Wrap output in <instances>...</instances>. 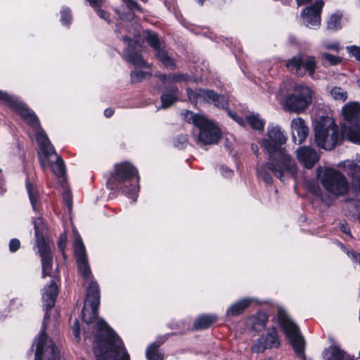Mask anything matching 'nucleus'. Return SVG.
<instances>
[{"instance_id": "nucleus-1", "label": "nucleus", "mask_w": 360, "mask_h": 360, "mask_svg": "<svg viewBox=\"0 0 360 360\" xmlns=\"http://www.w3.org/2000/svg\"><path fill=\"white\" fill-rule=\"evenodd\" d=\"M100 298L99 285L96 281H91L86 289L82 319L88 325L97 320L94 354L97 360H129V354L121 338L103 319L98 318Z\"/></svg>"}, {"instance_id": "nucleus-2", "label": "nucleus", "mask_w": 360, "mask_h": 360, "mask_svg": "<svg viewBox=\"0 0 360 360\" xmlns=\"http://www.w3.org/2000/svg\"><path fill=\"white\" fill-rule=\"evenodd\" d=\"M267 136L262 141V146L268 153L266 167L283 182L288 178L296 179L297 164L285 148L282 147L287 141V136L279 126L269 125Z\"/></svg>"}, {"instance_id": "nucleus-3", "label": "nucleus", "mask_w": 360, "mask_h": 360, "mask_svg": "<svg viewBox=\"0 0 360 360\" xmlns=\"http://www.w3.org/2000/svg\"><path fill=\"white\" fill-rule=\"evenodd\" d=\"M0 101L8 104L13 110L17 112L30 126L36 129L37 141L43 155L49 160L51 155L56 157V161L50 162L53 172L58 178H63L65 175V162L58 156L47 137L44 131L41 128L39 121L33 111L30 110L26 104L20 101L17 97L9 95L0 90Z\"/></svg>"}, {"instance_id": "nucleus-4", "label": "nucleus", "mask_w": 360, "mask_h": 360, "mask_svg": "<svg viewBox=\"0 0 360 360\" xmlns=\"http://www.w3.org/2000/svg\"><path fill=\"white\" fill-rule=\"evenodd\" d=\"M58 294V288L55 280L45 287L42 294L44 314L42 328L37 339L34 340L36 345L35 360H59V351L52 340L48 338L46 333L48 321L50 319L49 310L54 306Z\"/></svg>"}, {"instance_id": "nucleus-5", "label": "nucleus", "mask_w": 360, "mask_h": 360, "mask_svg": "<svg viewBox=\"0 0 360 360\" xmlns=\"http://www.w3.org/2000/svg\"><path fill=\"white\" fill-rule=\"evenodd\" d=\"M138 170L129 162L115 165L114 172L106 182L110 190L121 191L129 198H133L139 191Z\"/></svg>"}, {"instance_id": "nucleus-6", "label": "nucleus", "mask_w": 360, "mask_h": 360, "mask_svg": "<svg viewBox=\"0 0 360 360\" xmlns=\"http://www.w3.org/2000/svg\"><path fill=\"white\" fill-rule=\"evenodd\" d=\"M188 123H192L199 129L196 144L200 148L217 144L221 137V131L217 124L206 117L184 110L181 112Z\"/></svg>"}, {"instance_id": "nucleus-7", "label": "nucleus", "mask_w": 360, "mask_h": 360, "mask_svg": "<svg viewBox=\"0 0 360 360\" xmlns=\"http://www.w3.org/2000/svg\"><path fill=\"white\" fill-rule=\"evenodd\" d=\"M314 138L316 145L326 150L333 149L343 140L338 126L330 117H322L316 123L314 127Z\"/></svg>"}, {"instance_id": "nucleus-8", "label": "nucleus", "mask_w": 360, "mask_h": 360, "mask_svg": "<svg viewBox=\"0 0 360 360\" xmlns=\"http://www.w3.org/2000/svg\"><path fill=\"white\" fill-rule=\"evenodd\" d=\"M319 180L325 191L336 198L345 196L349 192L350 184L345 175L334 168H325L319 175Z\"/></svg>"}, {"instance_id": "nucleus-9", "label": "nucleus", "mask_w": 360, "mask_h": 360, "mask_svg": "<svg viewBox=\"0 0 360 360\" xmlns=\"http://www.w3.org/2000/svg\"><path fill=\"white\" fill-rule=\"evenodd\" d=\"M312 101V90L304 84H295L293 93L287 96L284 108L288 111L300 113L304 111Z\"/></svg>"}, {"instance_id": "nucleus-10", "label": "nucleus", "mask_w": 360, "mask_h": 360, "mask_svg": "<svg viewBox=\"0 0 360 360\" xmlns=\"http://www.w3.org/2000/svg\"><path fill=\"white\" fill-rule=\"evenodd\" d=\"M342 113L349 124L344 132L347 139L353 143H360V103L352 102L346 104L342 108Z\"/></svg>"}, {"instance_id": "nucleus-11", "label": "nucleus", "mask_w": 360, "mask_h": 360, "mask_svg": "<svg viewBox=\"0 0 360 360\" xmlns=\"http://www.w3.org/2000/svg\"><path fill=\"white\" fill-rule=\"evenodd\" d=\"M278 318L279 323L290 340L295 353L304 358V340L298 327L283 311H278Z\"/></svg>"}, {"instance_id": "nucleus-12", "label": "nucleus", "mask_w": 360, "mask_h": 360, "mask_svg": "<svg viewBox=\"0 0 360 360\" xmlns=\"http://www.w3.org/2000/svg\"><path fill=\"white\" fill-rule=\"evenodd\" d=\"M186 91L189 100L193 103L204 101L221 109H226L229 105V99L226 96L219 94L212 89H198L193 90L191 88H187Z\"/></svg>"}, {"instance_id": "nucleus-13", "label": "nucleus", "mask_w": 360, "mask_h": 360, "mask_svg": "<svg viewBox=\"0 0 360 360\" xmlns=\"http://www.w3.org/2000/svg\"><path fill=\"white\" fill-rule=\"evenodd\" d=\"M317 66L315 58L298 53L292 57L286 63V67L293 71L297 75L303 77L307 72L310 77L314 78L315 70Z\"/></svg>"}, {"instance_id": "nucleus-14", "label": "nucleus", "mask_w": 360, "mask_h": 360, "mask_svg": "<svg viewBox=\"0 0 360 360\" xmlns=\"http://www.w3.org/2000/svg\"><path fill=\"white\" fill-rule=\"evenodd\" d=\"M123 2L125 4L127 11H125L124 7L115 9L120 19L123 22L119 25H117V29L115 31L120 34H122L125 31L131 33V32L128 27V24L134 18V12L138 11L143 13V11L142 7L134 0H123Z\"/></svg>"}, {"instance_id": "nucleus-15", "label": "nucleus", "mask_w": 360, "mask_h": 360, "mask_svg": "<svg viewBox=\"0 0 360 360\" xmlns=\"http://www.w3.org/2000/svg\"><path fill=\"white\" fill-rule=\"evenodd\" d=\"M120 39L127 44V47L123 51V58L129 63L138 67H148V63L143 60L141 52L137 50V43L130 36L124 34Z\"/></svg>"}, {"instance_id": "nucleus-16", "label": "nucleus", "mask_w": 360, "mask_h": 360, "mask_svg": "<svg viewBox=\"0 0 360 360\" xmlns=\"http://www.w3.org/2000/svg\"><path fill=\"white\" fill-rule=\"evenodd\" d=\"M323 4L324 2L322 0H316L314 4L303 10L302 17L306 27L314 29L319 27Z\"/></svg>"}, {"instance_id": "nucleus-17", "label": "nucleus", "mask_w": 360, "mask_h": 360, "mask_svg": "<svg viewBox=\"0 0 360 360\" xmlns=\"http://www.w3.org/2000/svg\"><path fill=\"white\" fill-rule=\"evenodd\" d=\"M350 180L352 190L357 193L360 192V164L354 160H344L338 164Z\"/></svg>"}, {"instance_id": "nucleus-18", "label": "nucleus", "mask_w": 360, "mask_h": 360, "mask_svg": "<svg viewBox=\"0 0 360 360\" xmlns=\"http://www.w3.org/2000/svg\"><path fill=\"white\" fill-rule=\"evenodd\" d=\"M296 156L300 163L307 169H311L319 160L316 151L310 146L299 147Z\"/></svg>"}, {"instance_id": "nucleus-19", "label": "nucleus", "mask_w": 360, "mask_h": 360, "mask_svg": "<svg viewBox=\"0 0 360 360\" xmlns=\"http://www.w3.org/2000/svg\"><path fill=\"white\" fill-rule=\"evenodd\" d=\"M292 138L295 143H302L309 134V128L305 121L301 117H297L291 121Z\"/></svg>"}, {"instance_id": "nucleus-20", "label": "nucleus", "mask_w": 360, "mask_h": 360, "mask_svg": "<svg viewBox=\"0 0 360 360\" xmlns=\"http://www.w3.org/2000/svg\"><path fill=\"white\" fill-rule=\"evenodd\" d=\"M323 356L324 360H354L353 357L347 354L336 345H332L326 349Z\"/></svg>"}, {"instance_id": "nucleus-21", "label": "nucleus", "mask_w": 360, "mask_h": 360, "mask_svg": "<svg viewBox=\"0 0 360 360\" xmlns=\"http://www.w3.org/2000/svg\"><path fill=\"white\" fill-rule=\"evenodd\" d=\"M179 94V89L176 86H172L167 89L161 95L160 108L166 109L173 105L178 100Z\"/></svg>"}, {"instance_id": "nucleus-22", "label": "nucleus", "mask_w": 360, "mask_h": 360, "mask_svg": "<svg viewBox=\"0 0 360 360\" xmlns=\"http://www.w3.org/2000/svg\"><path fill=\"white\" fill-rule=\"evenodd\" d=\"M268 315L266 312L260 311L252 315L249 321H250L251 328L256 331H262L265 329L268 321Z\"/></svg>"}, {"instance_id": "nucleus-23", "label": "nucleus", "mask_w": 360, "mask_h": 360, "mask_svg": "<svg viewBox=\"0 0 360 360\" xmlns=\"http://www.w3.org/2000/svg\"><path fill=\"white\" fill-rule=\"evenodd\" d=\"M217 321V316L214 314H202L196 318L193 323L195 330H205L210 328Z\"/></svg>"}, {"instance_id": "nucleus-24", "label": "nucleus", "mask_w": 360, "mask_h": 360, "mask_svg": "<svg viewBox=\"0 0 360 360\" xmlns=\"http://www.w3.org/2000/svg\"><path fill=\"white\" fill-rule=\"evenodd\" d=\"M34 232H35V236H36V243L37 246L39 249V253L41 257H46V256H51V249L46 240L44 239V238L42 236H39V229L34 224Z\"/></svg>"}, {"instance_id": "nucleus-25", "label": "nucleus", "mask_w": 360, "mask_h": 360, "mask_svg": "<svg viewBox=\"0 0 360 360\" xmlns=\"http://www.w3.org/2000/svg\"><path fill=\"white\" fill-rule=\"evenodd\" d=\"M155 53V56L167 68L170 70H174L176 65L174 60L168 55L167 51L165 49L164 46L158 49Z\"/></svg>"}, {"instance_id": "nucleus-26", "label": "nucleus", "mask_w": 360, "mask_h": 360, "mask_svg": "<svg viewBox=\"0 0 360 360\" xmlns=\"http://www.w3.org/2000/svg\"><path fill=\"white\" fill-rule=\"evenodd\" d=\"M267 348L278 347L280 345L278 336L275 328H271L268 330L265 336H262Z\"/></svg>"}, {"instance_id": "nucleus-27", "label": "nucleus", "mask_w": 360, "mask_h": 360, "mask_svg": "<svg viewBox=\"0 0 360 360\" xmlns=\"http://www.w3.org/2000/svg\"><path fill=\"white\" fill-rule=\"evenodd\" d=\"M248 307V299L245 298L233 304L226 310L227 316H236L240 315Z\"/></svg>"}, {"instance_id": "nucleus-28", "label": "nucleus", "mask_w": 360, "mask_h": 360, "mask_svg": "<svg viewBox=\"0 0 360 360\" xmlns=\"http://www.w3.org/2000/svg\"><path fill=\"white\" fill-rule=\"evenodd\" d=\"M249 127L258 131H262L265 126V120L260 115L254 112H249Z\"/></svg>"}, {"instance_id": "nucleus-29", "label": "nucleus", "mask_w": 360, "mask_h": 360, "mask_svg": "<svg viewBox=\"0 0 360 360\" xmlns=\"http://www.w3.org/2000/svg\"><path fill=\"white\" fill-rule=\"evenodd\" d=\"M26 189L27 191V193L29 195L30 200L32 204V206L34 209V210L37 211L39 209V197H38V193L35 190L34 187L32 186V184L30 182V180L28 178L26 179Z\"/></svg>"}, {"instance_id": "nucleus-30", "label": "nucleus", "mask_w": 360, "mask_h": 360, "mask_svg": "<svg viewBox=\"0 0 360 360\" xmlns=\"http://www.w3.org/2000/svg\"><path fill=\"white\" fill-rule=\"evenodd\" d=\"M145 33V41L155 51H157L163 46L162 43L160 41L157 33L150 30H146Z\"/></svg>"}, {"instance_id": "nucleus-31", "label": "nucleus", "mask_w": 360, "mask_h": 360, "mask_svg": "<svg viewBox=\"0 0 360 360\" xmlns=\"http://www.w3.org/2000/svg\"><path fill=\"white\" fill-rule=\"evenodd\" d=\"M77 266L79 273L82 275L85 281L91 278L92 274L90 266L89 264L88 259H82L76 260Z\"/></svg>"}, {"instance_id": "nucleus-32", "label": "nucleus", "mask_w": 360, "mask_h": 360, "mask_svg": "<svg viewBox=\"0 0 360 360\" xmlns=\"http://www.w3.org/2000/svg\"><path fill=\"white\" fill-rule=\"evenodd\" d=\"M74 252L76 260L87 258L86 251L82 240L79 236L75 237L74 243Z\"/></svg>"}, {"instance_id": "nucleus-33", "label": "nucleus", "mask_w": 360, "mask_h": 360, "mask_svg": "<svg viewBox=\"0 0 360 360\" xmlns=\"http://www.w3.org/2000/svg\"><path fill=\"white\" fill-rule=\"evenodd\" d=\"M41 267H42V277L51 276L53 264V257L51 256H46L41 257Z\"/></svg>"}, {"instance_id": "nucleus-34", "label": "nucleus", "mask_w": 360, "mask_h": 360, "mask_svg": "<svg viewBox=\"0 0 360 360\" xmlns=\"http://www.w3.org/2000/svg\"><path fill=\"white\" fill-rule=\"evenodd\" d=\"M146 356L148 360H163L164 356L159 352V347L150 345L146 351Z\"/></svg>"}, {"instance_id": "nucleus-35", "label": "nucleus", "mask_w": 360, "mask_h": 360, "mask_svg": "<svg viewBox=\"0 0 360 360\" xmlns=\"http://www.w3.org/2000/svg\"><path fill=\"white\" fill-rule=\"evenodd\" d=\"M342 15L335 13L330 15L328 22V28L332 30H336L341 27Z\"/></svg>"}, {"instance_id": "nucleus-36", "label": "nucleus", "mask_w": 360, "mask_h": 360, "mask_svg": "<svg viewBox=\"0 0 360 360\" xmlns=\"http://www.w3.org/2000/svg\"><path fill=\"white\" fill-rule=\"evenodd\" d=\"M330 94L335 100L345 101L347 98V91H344L342 88L339 86L333 87L330 91Z\"/></svg>"}, {"instance_id": "nucleus-37", "label": "nucleus", "mask_w": 360, "mask_h": 360, "mask_svg": "<svg viewBox=\"0 0 360 360\" xmlns=\"http://www.w3.org/2000/svg\"><path fill=\"white\" fill-rule=\"evenodd\" d=\"M267 171H270L271 172H272L266 167V163L262 166L260 168H258L257 169L258 174L263 179V181L267 184H271L272 183L273 179L271 176L268 173Z\"/></svg>"}, {"instance_id": "nucleus-38", "label": "nucleus", "mask_w": 360, "mask_h": 360, "mask_svg": "<svg viewBox=\"0 0 360 360\" xmlns=\"http://www.w3.org/2000/svg\"><path fill=\"white\" fill-rule=\"evenodd\" d=\"M150 76L151 75L147 72L142 70L132 71L131 72V83H137L141 82L143 79L146 78L147 76Z\"/></svg>"}, {"instance_id": "nucleus-39", "label": "nucleus", "mask_w": 360, "mask_h": 360, "mask_svg": "<svg viewBox=\"0 0 360 360\" xmlns=\"http://www.w3.org/2000/svg\"><path fill=\"white\" fill-rule=\"evenodd\" d=\"M72 15L69 8H64L60 11V22L64 25H69L71 23Z\"/></svg>"}, {"instance_id": "nucleus-40", "label": "nucleus", "mask_w": 360, "mask_h": 360, "mask_svg": "<svg viewBox=\"0 0 360 360\" xmlns=\"http://www.w3.org/2000/svg\"><path fill=\"white\" fill-rule=\"evenodd\" d=\"M63 200L65 205L68 207L69 211L72 207V195L69 188H65L63 192Z\"/></svg>"}, {"instance_id": "nucleus-41", "label": "nucleus", "mask_w": 360, "mask_h": 360, "mask_svg": "<svg viewBox=\"0 0 360 360\" xmlns=\"http://www.w3.org/2000/svg\"><path fill=\"white\" fill-rule=\"evenodd\" d=\"M227 115L236 122H237L240 126L245 127V120L240 116L237 112L231 110L229 107L225 109Z\"/></svg>"}, {"instance_id": "nucleus-42", "label": "nucleus", "mask_w": 360, "mask_h": 360, "mask_svg": "<svg viewBox=\"0 0 360 360\" xmlns=\"http://www.w3.org/2000/svg\"><path fill=\"white\" fill-rule=\"evenodd\" d=\"M188 135L186 134H180L178 135L174 140V146L179 149L184 148L188 143Z\"/></svg>"}, {"instance_id": "nucleus-43", "label": "nucleus", "mask_w": 360, "mask_h": 360, "mask_svg": "<svg viewBox=\"0 0 360 360\" xmlns=\"http://www.w3.org/2000/svg\"><path fill=\"white\" fill-rule=\"evenodd\" d=\"M266 349H268L266 346V344L263 340V338H259L255 342L254 345L252 347V351L253 352L259 353L264 352Z\"/></svg>"}, {"instance_id": "nucleus-44", "label": "nucleus", "mask_w": 360, "mask_h": 360, "mask_svg": "<svg viewBox=\"0 0 360 360\" xmlns=\"http://www.w3.org/2000/svg\"><path fill=\"white\" fill-rule=\"evenodd\" d=\"M321 57L329 63L330 65H338L341 62L340 57L333 56L328 53H322Z\"/></svg>"}, {"instance_id": "nucleus-45", "label": "nucleus", "mask_w": 360, "mask_h": 360, "mask_svg": "<svg viewBox=\"0 0 360 360\" xmlns=\"http://www.w3.org/2000/svg\"><path fill=\"white\" fill-rule=\"evenodd\" d=\"M167 77L172 82H179V81H181L185 79V77L184 75L170 74L168 76H167L166 75H161L160 76V80L163 82H166Z\"/></svg>"}, {"instance_id": "nucleus-46", "label": "nucleus", "mask_w": 360, "mask_h": 360, "mask_svg": "<svg viewBox=\"0 0 360 360\" xmlns=\"http://www.w3.org/2000/svg\"><path fill=\"white\" fill-rule=\"evenodd\" d=\"M67 243V237L65 233L60 234L59 240L58 241V247L59 250L62 252L63 256L65 258V248Z\"/></svg>"}, {"instance_id": "nucleus-47", "label": "nucleus", "mask_w": 360, "mask_h": 360, "mask_svg": "<svg viewBox=\"0 0 360 360\" xmlns=\"http://www.w3.org/2000/svg\"><path fill=\"white\" fill-rule=\"evenodd\" d=\"M9 250L11 252H15L20 247V242L17 238H13L9 242Z\"/></svg>"}, {"instance_id": "nucleus-48", "label": "nucleus", "mask_w": 360, "mask_h": 360, "mask_svg": "<svg viewBox=\"0 0 360 360\" xmlns=\"http://www.w3.org/2000/svg\"><path fill=\"white\" fill-rule=\"evenodd\" d=\"M349 53L356 60H360V48L356 46L347 47Z\"/></svg>"}, {"instance_id": "nucleus-49", "label": "nucleus", "mask_w": 360, "mask_h": 360, "mask_svg": "<svg viewBox=\"0 0 360 360\" xmlns=\"http://www.w3.org/2000/svg\"><path fill=\"white\" fill-rule=\"evenodd\" d=\"M169 334L164 335L162 336L158 337L157 340L151 343V345H154L155 347H160L161 345H162L169 338Z\"/></svg>"}, {"instance_id": "nucleus-50", "label": "nucleus", "mask_w": 360, "mask_h": 360, "mask_svg": "<svg viewBox=\"0 0 360 360\" xmlns=\"http://www.w3.org/2000/svg\"><path fill=\"white\" fill-rule=\"evenodd\" d=\"M219 170L221 175L224 176V177H231L233 174L232 169H229L228 167L224 165H221L219 168Z\"/></svg>"}, {"instance_id": "nucleus-51", "label": "nucleus", "mask_w": 360, "mask_h": 360, "mask_svg": "<svg viewBox=\"0 0 360 360\" xmlns=\"http://www.w3.org/2000/svg\"><path fill=\"white\" fill-rule=\"evenodd\" d=\"M72 333L76 339L80 340V328L78 321H76L72 327Z\"/></svg>"}, {"instance_id": "nucleus-52", "label": "nucleus", "mask_w": 360, "mask_h": 360, "mask_svg": "<svg viewBox=\"0 0 360 360\" xmlns=\"http://www.w3.org/2000/svg\"><path fill=\"white\" fill-rule=\"evenodd\" d=\"M324 47L327 49L334 50L337 52H338L340 49L339 44L338 42L326 43L324 44Z\"/></svg>"}, {"instance_id": "nucleus-53", "label": "nucleus", "mask_w": 360, "mask_h": 360, "mask_svg": "<svg viewBox=\"0 0 360 360\" xmlns=\"http://www.w3.org/2000/svg\"><path fill=\"white\" fill-rule=\"evenodd\" d=\"M6 191L4 180L1 174V170L0 169V195H4Z\"/></svg>"}, {"instance_id": "nucleus-54", "label": "nucleus", "mask_w": 360, "mask_h": 360, "mask_svg": "<svg viewBox=\"0 0 360 360\" xmlns=\"http://www.w3.org/2000/svg\"><path fill=\"white\" fill-rule=\"evenodd\" d=\"M96 12H97L98 15L101 18H103V19H104L105 20H108V19L109 18V15H108V13L107 12H105V11H103L102 9H97Z\"/></svg>"}, {"instance_id": "nucleus-55", "label": "nucleus", "mask_w": 360, "mask_h": 360, "mask_svg": "<svg viewBox=\"0 0 360 360\" xmlns=\"http://www.w3.org/2000/svg\"><path fill=\"white\" fill-rule=\"evenodd\" d=\"M340 230L343 233H345V234H347V235L349 236L350 237H352V234H351V231H350V228L349 227L347 224H342L340 226Z\"/></svg>"}, {"instance_id": "nucleus-56", "label": "nucleus", "mask_w": 360, "mask_h": 360, "mask_svg": "<svg viewBox=\"0 0 360 360\" xmlns=\"http://www.w3.org/2000/svg\"><path fill=\"white\" fill-rule=\"evenodd\" d=\"M92 7H98L101 5L103 0H86Z\"/></svg>"}, {"instance_id": "nucleus-57", "label": "nucleus", "mask_w": 360, "mask_h": 360, "mask_svg": "<svg viewBox=\"0 0 360 360\" xmlns=\"http://www.w3.org/2000/svg\"><path fill=\"white\" fill-rule=\"evenodd\" d=\"M114 114V110L111 108H106L104 111V115L109 118Z\"/></svg>"}, {"instance_id": "nucleus-58", "label": "nucleus", "mask_w": 360, "mask_h": 360, "mask_svg": "<svg viewBox=\"0 0 360 360\" xmlns=\"http://www.w3.org/2000/svg\"><path fill=\"white\" fill-rule=\"evenodd\" d=\"M16 302H18V304L20 305V302H19L18 298L13 299V300H11V306L12 309H15V308L18 307L17 306L16 307L14 306V305H15Z\"/></svg>"}, {"instance_id": "nucleus-59", "label": "nucleus", "mask_w": 360, "mask_h": 360, "mask_svg": "<svg viewBox=\"0 0 360 360\" xmlns=\"http://www.w3.org/2000/svg\"><path fill=\"white\" fill-rule=\"evenodd\" d=\"M312 0H296V2L298 6L304 5L309 2H311Z\"/></svg>"}, {"instance_id": "nucleus-60", "label": "nucleus", "mask_w": 360, "mask_h": 360, "mask_svg": "<svg viewBox=\"0 0 360 360\" xmlns=\"http://www.w3.org/2000/svg\"><path fill=\"white\" fill-rule=\"evenodd\" d=\"M39 158L40 163H41L42 168L46 169V165L45 161L42 159V158L41 157V155L39 153Z\"/></svg>"}, {"instance_id": "nucleus-61", "label": "nucleus", "mask_w": 360, "mask_h": 360, "mask_svg": "<svg viewBox=\"0 0 360 360\" xmlns=\"http://www.w3.org/2000/svg\"><path fill=\"white\" fill-rule=\"evenodd\" d=\"M251 148L254 152H256V150H257V146L255 144H252Z\"/></svg>"}, {"instance_id": "nucleus-62", "label": "nucleus", "mask_w": 360, "mask_h": 360, "mask_svg": "<svg viewBox=\"0 0 360 360\" xmlns=\"http://www.w3.org/2000/svg\"><path fill=\"white\" fill-rule=\"evenodd\" d=\"M200 6L204 4L205 0H195Z\"/></svg>"}, {"instance_id": "nucleus-63", "label": "nucleus", "mask_w": 360, "mask_h": 360, "mask_svg": "<svg viewBox=\"0 0 360 360\" xmlns=\"http://www.w3.org/2000/svg\"><path fill=\"white\" fill-rule=\"evenodd\" d=\"M137 33H138V32H136V30H134L131 34H132L134 36H135V35H136V34H137Z\"/></svg>"}, {"instance_id": "nucleus-64", "label": "nucleus", "mask_w": 360, "mask_h": 360, "mask_svg": "<svg viewBox=\"0 0 360 360\" xmlns=\"http://www.w3.org/2000/svg\"><path fill=\"white\" fill-rule=\"evenodd\" d=\"M358 220H359V221L360 222V214H359V217H358Z\"/></svg>"}]
</instances>
